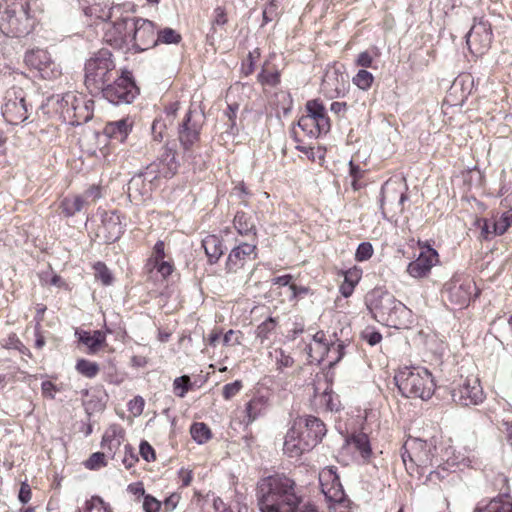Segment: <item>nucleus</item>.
<instances>
[{
    "instance_id": "obj_8",
    "label": "nucleus",
    "mask_w": 512,
    "mask_h": 512,
    "mask_svg": "<svg viewBox=\"0 0 512 512\" xmlns=\"http://www.w3.org/2000/svg\"><path fill=\"white\" fill-rule=\"evenodd\" d=\"M367 307L374 318L397 328L406 326L401 316H411V311L389 293L373 292L368 298Z\"/></svg>"
},
{
    "instance_id": "obj_26",
    "label": "nucleus",
    "mask_w": 512,
    "mask_h": 512,
    "mask_svg": "<svg viewBox=\"0 0 512 512\" xmlns=\"http://www.w3.org/2000/svg\"><path fill=\"white\" fill-rule=\"evenodd\" d=\"M274 59V54L269 55L257 75V81L263 89L266 87L275 88L281 83V72L278 66L273 62Z\"/></svg>"
},
{
    "instance_id": "obj_33",
    "label": "nucleus",
    "mask_w": 512,
    "mask_h": 512,
    "mask_svg": "<svg viewBox=\"0 0 512 512\" xmlns=\"http://www.w3.org/2000/svg\"><path fill=\"white\" fill-rule=\"evenodd\" d=\"M123 11L120 5L107 7L103 6L100 3H95L85 9V13L91 17H95L97 19H101L105 22L113 19L114 17H118V14Z\"/></svg>"
},
{
    "instance_id": "obj_55",
    "label": "nucleus",
    "mask_w": 512,
    "mask_h": 512,
    "mask_svg": "<svg viewBox=\"0 0 512 512\" xmlns=\"http://www.w3.org/2000/svg\"><path fill=\"white\" fill-rule=\"evenodd\" d=\"M143 509L145 512H160L162 508V502L157 500L152 495L147 494L143 498Z\"/></svg>"
},
{
    "instance_id": "obj_60",
    "label": "nucleus",
    "mask_w": 512,
    "mask_h": 512,
    "mask_svg": "<svg viewBox=\"0 0 512 512\" xmlns=\"http://www.w3.org/2000/svg\"><path fill=\"white\" fill-rule=\"evenodd\" d=\"M180 103L178 101L171 102L167 104L164 108V114L166 116V120H168L169 124L172 125L179 110Z\"/></svg>"
},
{
    "instance_id": "obj_4",
    "label": "nucleus",
    "mask_w": 512,
    "mask_h": 512,
    "mask_svg": "<svg viewBox=\"0 0 512 512\" xmlns=\"http://www.w3.org/2000/svg\"><path fill=\"white\" fill-rule=\"evenodd\" d=\"M28 0H3L0 4V29L10 37L28 35L35 26Z\"/></svg>"
},
{
    "instance_id": "obj_34",
    "label": "nucleus",
    "mask_w": 512,
    "mask_h": 512,
    "mask_svg": "<svg viewBox=\"0 0 512 512\" xmlns=\"http://www.w3.org/2000/svg\"><path fill=\"white\" fill-rule=\"evenodd\" d=\"M202 247L211 264L216 263L223 254L222 241L216 235H207L202 240Z\"/></svg>"
},
{
    "instance_id": "obj_17",
    "label": "nucleus",
    "mask_w": 512,
    "mask_h": 512,
    "mask_svg": "<svg viewBox=\"0 0 512 512\" xmlns=\"http://www.w3.org/2000/svg\"><path fill=\"white\" fill-rule=\"evenodd\" d=\"M133 28L130 35V48L137 52L154 47L157 43V32L154 23L147 19H132Z\"/></svg>"
},
{
    "instance_id": "obj_59",
    "label": "nucleus",
    "mask_w": 512,
    "mask_h": 512,
    "mask_svg": "<svg viewBox=\"0 0 512 512\" xmlns=\"http://www.w3.org/2000/svg\"><path fill=\"white\" fill-rule=\"evenodd\" d=\"M293 276L290 274L282 275L275 277L272 282L274 285L278 286H289L290 290L293 291L294 294H296L297 291V285L292 283Z\"/></svg>"
},
{
    "instance_id": "obj_3",
    "label": "nucleus",
    "mask_w": 512,
    "mask_h": 512,
    "mask_svg": "<svg viewBox=\"0 0 512 512\" xmlns=\"http://www.w3.org/2000/svg\"><path fill=\"white\" fill-rule=\"evenodd\" d=\"M117 74L116 60L112 52L101 48L86 59L83 68V83L91 95H99Z\"/></svg>"
},
{
    "instance_id": "obj_29",
    "label": "nucleus",
    "mask_w": 512,
    "mask_h": 512,
    "mask_svg": "<svg viewBox=\"0 0 512 512\" xmlns=\"http://www.w3.org/2000/svg\"><path fill=\"white\" fill-rule=\"evenodd\" d=\"M322 86L331 98L338 97L345 91V80L342 73L337 69L326 71Z\"/></svg>"
},
{
    "instance_id": "obj_30",
    "label": "nucleus",
    "mask_w": 512,
    "mask_h": 512,
    "mask_svg": "<svg viewBox=\"0 0 512 512\" xmlns=\"http://www.w3.org/2000/svg\"><path fill=\"white\" fill-rule=\"evenodd\" d=\"M233 227L236 232L245 237L257 238V227L252 215L245 211H237L233 218Z\"/></svg>"
},
{
    "instance_id": "obj_12",
    "label": "nucleus",
    "mask_w": 512,
    "mask_h": 512,
    "mask_svg": "<svg viewBox=\"0 0 512 512\" xmlns=\"http://www.w3.org/2000/svg\"><path fill=\"white\" fill-rule=\"evenodd\" d=\"M442 294L452 304L464 308L479 296L480 290L471 276L456 273L444 284Z\"/></svg>"
},
{
    "instance_id": "obj_40",
    "label": "nucleus",
    "mask_w": 512,
    "mask_h": 512,
    "mask_svg": "<svg viewBox=\"0 0 512 512\" xmlns=\"http://www.w3.org/2000/svg\"><path fill=\"white\" fill-rule=\"evenodd\" d=\"M373 82L374 76L365 69H360L352 78V83L363 91H368Z\"/></svg>"
},
{
    "instance_id": "obj_64",
    "label": "nucleus",
    "mask_w": 512,
    "mask_h": 512,
    "mask_svg": "<svg viewBox=\"0 0 512 512\" xmlns=\"http://www.w3.org/2000/svg\"><path fill=\"white\" fill-rule=\"evenodd\" d=\"M154 267L164 278L170 276L174 269L172 262L165 260L154 263Z\"/></svg>"
},
{
    "instance_id": "obj_16",
    "label": "nucleus",
    "mask_w": 512,
    "mask_h": 512,
    "mask_svg": "<svg viewBox=\"0 0 512 512\" xmlns=\"http://www.w3.org/2000/svg\"><path fill=\"white\" fill-rule=\"evenodd\" d=\"M493 42V30L489 20L484 17L474 18L473 25L467 34L469 51L475 56L485 54Z\"/></svg>"
},
{
    "instance_id": "obj_62",
    "label": "nucleus",
    "mask_w": 512,
    "mask_h": 512,
    "mask_svg": "<svg viewBox=\"0 0 512 512\" xmlns=\"http://www.w3.org/2000/svg\"><path fill=\"white\" fill-rule=\"evenodd\" d=\"M139 453L142 456V458L147 462L155 459V451L147 441H142L140 443Z\"/></svg>"
},
{
    "instance_id": "obj_22",
    "label": "nucleus",
    "mask_w": 512,
    "mask_h": 512,
    "mask_svg": "<svg viewBox=\"0 0 512 512\" xmlns=\"http://www.w3.org/2000/svg\"><path fill=\"white\" fill-rule=\"evenodd\" d=\"M319 483L322 493L329 502L342 503L344 501V489L333 468L323 469L319 473Z\"/></svg>"
},
{
    "instance_id": "obj_21",
    "label": "nucleus",
    "mask_w": 512,
    "mask_h": 512,
    "mask_svg": "<svg viewBox=\"0 0 512 512\" xmlns=\"http://www.w3.org/2000/svg\"><path fill=\"white\" fill-rule=\"evenodd\" d=\"M176 155L177 152L175 149L167 145L163 146L157 160L147 166V173H156L157 175L154 178L173 177L179 166Z\"/></svg>"
},
{
    "instance_id": "obj_2",
    "label": "nucleus",
    "mask_w": 512,
    "mask_h": 512,
    "mask_svg": "<svg viewBox=\"0 0 512 512\" xmlns=\"http://www.w3.org/2000/svg\"><path fill=\"white\" fill-rule=\"evenodd\" d=\"M326 432V425L319 418L312 415L299 417L286 434L283 450L289 457L300 456L318 445Z\"/></svg>"
},
{
    "instance_id": "obj_47",
    "label": "nucleus",
    "mask_w": 512,
    "mask_h": 512,
    "mask_svg": "<svg viewBox=\"0 0 512 512\" xmlns=\"http://www.w3.org/2000/svg\"><path fill=\"white\" fill-rule=\"evenodd\" d=\"M264 407V402L260 398L251 399L246 405V413L248 422H253L261 414Z\"/></svg>"
},
{
    "instance_id": "obj_46",
    "label": "nucleus",
    "mask_w": 512,
    "mask_h": 512,
    "mask_svg": "<svg viewBox=\"0 0 512 512\" xmlns=\"http://www.w3.org/2000/svg\"><path fill=\"white\" fill-rule=\"evenodd\" d=\"M81 512H109V508L102 498L93 496L85 502Z\"/></svg>"
},
{
    "instance_id": "obj_6",
    "label": "nucleus",
    "mask_w": 512,
    "mask_h": 512,
    "mask_svg": "<svg viewBox=\"0 0 512 512\" xmlns=\"http://www.w3.org/2000/svg\"><path fill=\"white\" fill-rule=\"evenodd\" d=\"M395 383L404 397L429 400L436 388L431 372L421 366H404L394 376Z\"/></svg>"
},
{
    "instance_id": "obj_27",
    "label": "nucleus",
    "mask_w": 512,
    "mask_h": 512,
    "mask_svg": "<svg viewBox=\"0 0 512 512\" xmlns=\"http://www.w3.org/2000/svg\"><path fill=\"white\" fill-rule=\"evenodd\" d=\"M78 342L92 352L102 350L106 346V334L101 330L78 328L75 331Z\"/></svg>"
},
{
    "instance_id": "obj_36",
    "label": "nucleus",
    "mask_w": 512,
    "mask_h": 512,
    "mask_svg": "<svg viewBox=\"0 0 512 512\" xmlns=\"http://www.w3.org/2000/svg\"><path fill=\"white\" fill-rule=\"evenodd\" d=\"M351 444L359 451L363 459L370 458L372 451L369 442V438L364 433L353 435L351 438Z\"/></svg>"
},
{
    "instance_id": "obj_51",
    "label": "nucleus",
    "mask_w": 512,
    "mask_h": 512,
    "mask_svg": "<svg viewBox=\"0 0 512 512\" xmlns=\"http://www.w3.org/2000/svg\"><path fill=\"white\" fill-rule=\"evenodd\" d=\"M106 453L104 452H95L93 453L85 462L84 465L89 470H97L104 466H106Z\"/></svg>"
},
{
    "instance_id": "obj_9",
    "label": "nucleus",
    "mask_w": 512,
    "mask_h": 512,
    "mask_svg": "<svg viewBox=\"0 0 512 512\" xmlns=\"http://www.w3.org/2000/svg\"><path fill=\"white\" fill-rule=\"evenodd\" d=\"M405 178L390 177L381 187L380 208L385 218L391 220L402 215L409 200Z\"/></svg>"
},
{
    "instance_id": "obj_58",
    "label": "nucleus",
    "mask_w": 512,
    "mask_h": 512,
    "mask_svg": "<svg viewBox=\"0 0 512 512\" xmlns=\"http://www.w3.org/2000/svg\"><path fill=\"white\" fill-rule=\"evenodd\" d=\"M180 501V495L177 493H172L162 502L161 510L163 512H172L177 507Z\"/></svg>"
},
{
    "instance_id": "obj_37",
    "label": "nucleus",
    "mask_w": 512,
    "mask_h": 512,
    "mask_svg": "<svg viewBox=\"0 0 512 512\" xmlns=\"http://www.w3.org/2000/svg\"><path fill=\"white\" fill-rule=\"evenodd\" d=\"M190 433L192 438L198 444H204L212 437L210 428L203 422H196L192 424Z\"/></svg>"
},
{
    "instance_id": "obj_53",
    "label": "nucleus",
    "mask_w": 512,
    "mask_h": 512,
    "mask_svg": "<svg viewBox=\"0 0 512 512\" xmlns=\"http://www.w3.org/2000/svg\"><path fill=\"white\" fill-rule=\"evenodd\" d=\"M243 335L240 331L229 330L222 336V342L225 347L232 348L236 344H240Z\"/></svg>"
},
{
    "instance_id": "obj_1",
    "label": "nucleus",
    "mask_w": 512,
    "mask_h": 512,
    "mask_svg": "<svg viewBox=\"0 0 512 512\" xmlns=\"http://www.w3.org/2000/svg\"><path fill=\"white\" fill-rule=\"evenodd\" d=\"M260 512H318L312 504H303L291 478L275 474L261 479L257 486Z\"/></svg>"
},
{
    "instance_id": "obj_10",
    "label": "nucleus",
    "mask_w": 512,
    "mask_h": 512,
    "mask_svg": "<svg viewBox=\"0 0 512 512\" xmlns=\"http://www.w3.org/2000/svg\"><path fill=\"white\" fill-rule=\"evenodd\" d=\"M304 112L298 120V126L306 136L317 138L330 131V118L320 99L308 100L305 104Z\"/></svg>"
},
{
    "instance_id": "obj_63",
    "label": "nucleus",
    "mask_w": 512,
    "mask_h": 512,
    "mask_svg": "<svg viewBox=\"0 0 512 512\" xmlns=\"http://www.w3.org/2000/svg\"><path fill=\"white\" fill-rule=\"evenodd\" d=\"M145 406L144 399L141 396L134 397L128 404L129 411L134 415H140Z\"/></svg>"
},
{
    "instance_id": "obj_32",
    "label": "nucleus",
    "mask_w": 512,
    "mask_h": 512,
    "mask_svg": "<svg viewBox=\"0 0 512 512\" xmlns=\"http://www.w3.org/2000/svg\"><path fill=\"white\" fill-rule=\"evenodd\" d=\"M132 126V122L128 119L109 122L104 127V134L110 139L124 142L131 132Z\"/></svg>"
},
{
    "instance_id": "obj_44",
    "label": "nucleus",
    "mask_w": 512,
    "mask_h": 512,
    "mask_svg": "<svg viewBox=\"0 0 512 512\" xmlns=\"http://www.w3.org/2000/svg\"><path fill=\"white\" fill-rule=\"evenodd\" d=\"M192 389V382L188 375L177 377L173 382V390L176 396L183 398Z\"/></svg>"
},
{
    "instance_id": "obj_41",
    "label": "nucleus",
    "mask_w": 512,
    "mask_h": 512,
    "mask_svg": "<svg viewBox=\"0 0 512 512\" xmlns=\"http://www.w3.org/2000/svg\"><path fill=\"white\" fill-rule=\"evenodd\" d=\"M93 269L95 278L101 281L104 286H109L113 283L114 277L104 262L98 261L94 263Z\"/></svg>"
},
{
    "instance_id": "obj_43",
    "label": "nucleus",
    "mask_w": 512,
    "mask_h": 512,
    "mask_svg": "<svg viewBox=\"0 0 512 512\" xmlns=\"http://www.w3.org/2000/svg\"><path fill=\"white\" fill-rule=\"evenodd\" d=\"M493 232L503 235L512 226V208L502 213V215L492 222Z\"/></svg>"
},
{
    "instance_id": "obj_19",
    "label": "nucleus",
    "mask_w": 512,
    "mask_h": 512,
    "mask_svg": "<svg viewBox=\"0 0 512 512\" xmlns=\"http://www.w3.org/2000/svg\"><path fill=\"white\" fill-rule=\"evenodd\" d=\"M258 257L257 244L243 242L234 247L228 254L225 270L228 274H237L242 271L248 262Z\"/></svg>"
},
{
    "instance_id": "obj_11",
    "label": "nucleus",
    "mask_w": 512,
    "mask_h": 512,
    "mask_svg": "<svg viewBox=\"0 0 512 512\" xmlns=\"http://www.w3.org/2000/svg\"><path fill=\"white\" fill-rule=\"evenodd\" d=\"M100 94L110 103L129 104L139 94L132 72L128 69H121L115 78L105 86Z\"/></svg>"
},
{
    "instance_id": "obj_25",
    "label": "nucleus",
    "mask_w": 512,
    "mask_h": 512,
    "mask_svg": "<svg viewBox=\"0 0 512 512\" xmlns=\"http://www.w3.org/2000/svg\"><path fill=\"white\" fill-rule=\"evenodd\" d=\"M438 261V253L435 249L428 247L421 251L419 256L407 266V273L413 278H424L429 275L432 267Z\"/></svg>"
},
{
    "instance_id": "obj_52",
    "label": "nucleus",
    "mask_w": 512,
    "mask_h": 512,
    "mask_svg": "<svg viewBox=\"0 0 512 512\" xmlns=\"http://www.w3.org/2000/svg\"><path fill=\"white\" fill-rule=\"evenodd\" d=\"M167 128V124L162 119H155L152 123V137L156 142H162L165 134V130Z\"/></svg>"
},
{
    "instance_id": "obj_48",
    "label": "nucleus",
    "mask_w": 512,
    "mask_h": 512,
    "mask_svg": "<svg viewBox=\"0 0 512 512\" xmlns=\"http://www.w3.org/2000/svg\"><path fill=\"white\" fill-rule=\"evenodd\" d=\"M157 42L165 44H178L182 37L181 35L172 28H165L157 33Z\"/></svg>"
},
{
    "instance_id": "obj_7",
    "label": "nucleus",
    "mask_w": 512,
    "mask_h": 512,
    "mask_svg": "<svg viewBox=\"0 0 512 512\" xmlns=\"http://www.w3.org/2000/svg\"><path fill=\"white\" fill-rule=\"evenodd\" d=\"M55 110L63 122L80 125L93 117L94 101L77 91H68L58 96Z\"/></svg>"
},
{
    "instance_id": "obj_42",
    "label": "nucleus",
    "mask_w": 512,
    "mask_h": 512,
    "mask_svg": "<svg viewBox=\"0 0 512 512\" xmlns=\"http://www.w3.org/2000/svg\"><path fill=\"white\" fill-rule=\"evenodd\" d=\"M278 326V321L276 318L269 317L265 321H263L260 325L257 326L256 335L261 341L265 339H269L272 333L275 332Z\"/></svg>"
},
{
    "instance_id": "obj_15",
    "label": "nucleus",
    "mask_w": 512,
    "mask_h": 512,
    "mask_svg": "<svg viewBox=\"0 0 512 512\" xmlns=\"http://www.w3.org/2000/svg\"><path fill=\"white\" fill-rule=\"evenodd\" d=\"M130 21L132 19L128 15H124V11H121L118 17L105 22L102 28L104 42L115 49H130L131 31H128Z\"/></svg>"
},
{
    "instance_id": "obj_56",
    "label": "nucleus",
    "mask_w": 512,
    "mask_h": 512,
    "mask_svg": "<svg viewBox=\"0 0 512 512\" xmlns=\"http://www.w3.org/2000/svg\"><path fill=\"white\" fill-rule=\"evenodd\" d=\"M242 388V383L238 380L228 383L223 387V397L226 400L233 398Z\"/></svg>"
},
{
    "instance_id": "obj_45",
    "label": "nucleus",
    "mask_w": 512,
    "mask_h": 512,
    "mask_svg": "<svg viewBox=\"0 0 512 512\" xmlns=\"http://www.w3.org/2000/svg\"><path fill=\"white\" fill-rule=\"evenodd\" d=\"M76 369L80 374L88 378L95 377L99 372V366L97 363L85 359H80L77 361Z\"/></svg>"
},
{
    "instance_id": "obj_39",
    "label": "nucleus",
    "mask_w": 512,
    "mask_h": 512,
    "mask_svg": "<svg viewBox=\"0 0 512 512\" xmlns=\"http://www.w3.org/2000/svg\"><path fill=\"white\" fill-rule=\"evenodd\" d=\"M229 21L227 9L224 6H216L211 18V32L215 34L218 27H223Z\"/></svg>"
},
{
    "instance_id": "obj_18",
    "label": "nucleus",
    "mask_w": 512,
    "mask_h": 512,
    "mask_svg": "<svg viewBox=\"0 0 512 512\" xmlns=\"http://www.w3.org/2000/svg\"><path fill=\"white\" fill-rule=\"evenodd\" d=\"M452 398L456 403L463 406L482 403L485 396L479 378L475 375H470L465 379H461L458 386L452 389Z\"/></svg>"
},
{
    "instance_id": "obj_38",
    "label": "nucleus",
    "mask_w": 512,
    "mask_h": 512,
    "mask_svg": "<svg viewBox=\"0 0 512 512\" xmlns=\"http://www.w3.org/2000/svg\"><path fill=\"white\" fill-rule=\"evenodd\" d=\"M349 175L352 178L351 186L354 191H359L365 186L362 180L366 175V170L362 169L353 161L349 163Z\"/></svg>"
},
{
    "instance_id": "obj_61",
    "label": "nucleus",
    "mask_w": 512,
    "mask_h": 512,
    "mask_svg": "<svg viewBox=\"0 0 512 512\" xmlns=\"http://www.w3.org/2000/svg\"><path fill=\"white\" fill-rule=\"evenodd\" d=\"M373 62H374V58L368 51L361 52L355 60L356 66L363 67V68L372 67Z\"/></svg>"
},
{
    "instance_id": "obj_13",
    "label": "nucleus",
    "mask_w": 512,
    "mask_h": 512,
    "mask_svg": "<svg viewBox=\"0 0 512 512\" xmlns=\"http://www.w3.org/2000/svg\"><path fill=\"white\" fill-rule=\"evenodd\" d=\"M102 187L98 184L90 185L83 193H69L60 199L58 210L60 215L70 218L80 213L91 204L102 198Z\"/></svg>"
},
{
    "instance_id": "obj_14",
    "label": "nucleus",
    "mask_w": 512,
    "mask_h": 512,
    "mask_svg": "<svg viewBox=\"0 0 512 512\" xmlns=\"http://www.w3.org/2000/svg\"><path fill=\"white\" fill-rule=\"evenodd\" d=\"M27 68L44 80H54L62 75V69L45 49H31L25 53Z\"/></svg>"
},
{
    "instance_id": "obj_28",
    "label": "nucleus",
    "mask_w": 512,
    "mask_h": 512,
    "mask_svg": "<svg viewBox=\"0 0 512 512\" xmlns=\"http://www.w3.org/2000/svg\"><path fill=\"white\" fill-rule=\"evenodd\" d=\"M125 438V432L119 425H111L104 433L101 446L106 450L107 456L115 458Z\"/></svg>"
},
{
    "instance_id": "obj_20",
    "label": "nucleus",
    "mask_w": 512,
    "mask_h": 512,
    "mask_svg": "<svg viewBox=\"0 0 512 512\" xmlns=\"http://www.w3.org/2000/svg\"><path fill=\"white\" fill-rule=\"evenodd\" d=\"M13 94L14 97L8 96L2 115L8 123L18 125L28 118V108L22 89L13 88Z\"/></svg>"
},
{
    "instance_id": "obj_49",
    "label": "nucleus",
    "mask_w": 512,
    "mask_h": 512,
    "mask_svg": "<svg viewBox=\"0 0 512 512\" xmlns=\"http://www.w3.org/2000/svg\"><path fill=\"white\" fill-rule=\"evenodd\" d=\"M260 56L261 51L259 48H255L253 51L249 52L247 59L242 63V71L245 76L253 74L255 71V64L259 60Z\"/></svg>"
},
{
    "instance_id": "obj_35",
    "label": "nucleus",
    "mask_w": 512,
    "mask_h": 512,
    "mask_svg": "<svg viewBox=\"0 0 512 512\" xmlns=\"http://www.w3.org/2000/svg\"><path fill=\"white\" fill-rule=\"evenodd\" d=\"M474 512H512V501L508 496L496 497L486 504L479 503Z\"/></svg>"
},
{
    "instance_id": "obj_54",
    "label": "nucleus",
    "mask_w": 512,
    "mask_h": 512,
    "mask_svg": "<svg viewBox=\"0 0 512 512\" xmlns=\"http://www.w3.org/2000/svg\"><path fill=\"white\" fill-rule=\"evenodd\" d=\"M122 463L125 466L126 469H131L134 467L135 463L138 461L137 455L134 453L133 448L131 445L126 444L124 446V456L122 458Z\"/></svg>"
},
{
    "instance_id": "obj_23",
    "label": "nucleus",
    "mask_w": 512,
    "mask_h": 512,
    "mask_svg": "<svg viewBox=\"0 0 512 512\" xmlns=\"http://www.w3.org/2000/svg\"><path fill=\"white\" fill-rule=\"evenodd\" d=\"M201 126L192 120V111L188 110L178 129V139L184 151H192L200 141Z\"/></svg>"
},
{
    "instance_id": "obj_31",
    "label": "nucleus",
    "mask_w": 512,
    "mask_h": 512,
    "mask_svg": "<svg viewBox=\"0 0 512 512\" xmlns=\"http://www.w3.org/2000/svg\"><path fill=\"white\" fill-rule=\"evenodd\" d=\"M362 274L363 271L358 266H353L339 273V275L344 276V280L339 286V292L344 298H348L353 294L355 287L362 278Z\"/></svg>"
},
{
    "instance_id": "obj_24",
    "label": "nucleus",
    "mask_w": 512,
    "mask_h": 512,
    "mask_svg": "<svg viewBox=\"0 0 512 512\" xmlns=\"http://www.w3.org/2000/svg\"><path fill=\"white\" fill-rule=\"evenodd\" d=\"M331 385L326 376L323 382L318 380L313 387V403L328 411H338L340 401L338 396L333 394Z\"/></svg>"
},
{
    "instance_id": "obj_50",
    "label": "nucleus",
    "mask_w": 512,
    "mask_h": 512,
    "mask_svg": "<svg viewBox=\"0 0 512 512\" xmlns=\"http://www.w3.org/2000/svg\"><path fill=\"white\" fill-rule=\"evenodd\" d=\"M374 248L370 242H362L358 245L354 258L357 262H364L372 258Z\"/></svg>"
},
{
    "instance_id": "obj_57",
    "label": "nucleus",
    "mask_w": 512,
    "mask_h": 512,
    "mask_svg": "<svg viewBox=\"0 0 512 512\" xmlns=\"http://www.w3.org/2000/svg\"><path fill=\"white\" fill-rule=\"evenodd\" d=\"M165 258V243L162 240L156 242L153 247L152 256L150 261L153 263H157L159 261H163Z\"/></svg>"
},
{
    "instance_id": "obj_5",
    "label": "nucleus",
    "mask_w": 512,
    "mask_h": 512,
    "mask_svg": "<svg viewBox=\"0 0 512 512\" xmlns=\"http://www.w3.org/2000/svg\"><path fill=\"white\" fill-rule=\"evenodd\" d=\"M436 444L437 441L434 437L429 440L408 438L403 445L401 454L407 471L417 467L421 475L428 472L431 478L433 475L439 476V472L430 469L440 465V460L437 458Z\"/></svg>"
}]
</instances>
